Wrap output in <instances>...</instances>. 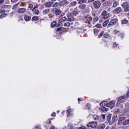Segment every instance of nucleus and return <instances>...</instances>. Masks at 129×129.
Here are the masks:
<instances>
[{
  "label": "nucleus",
  "instance_id": "864d4df0",
  "mask_svg": "<svg viewBox=\"0 0 129 129\" xmlns=\"http://www.w3.org/2000/svg\"><path fill=\"white\" fill-rule=\"evenodd\" d=\"M91 2H94V0H89L88 3H91Z\"/></svg>",
  "mask_w": 129,
  "mask_h": 129
},
{
  "label": "nucleus",
  "instance_id": "37998d69",
  "mask_svg": "<svg viewBox=\"0 0 129 129\" xmlns=\"http://www.w3.org/2000/svg\"><path fill=\"white\" fill-rule=\"evenodd\" d=\"M107 5H111V2H110V1H108V2H107Z\"/></svg>",
  "mask_w": 129,
  "mask_h": 129
},
{
  "label": "nucleus",
  "instance_id": "13d9d810",
  "mask_svg": "<svg viewBox=\"0 0 129 129\" xmlns=\"http://www.w3.org/2000/svg\"><path fill=\"white\" fill-rule=\"evenodd\" d=\"M121 119H123V118H119V120H121Z\"/></svg>",
  "mask_w": 129,
  "mask_h": 129
},
{
  "label": "nucleus",
  "instance_id": "c9c22d12",
  "mask_svg": "<svg viewBox=\"0 0 129 129\" xmlns=\"http://www.w3.org/2000/svg\"><path fill=\"white\" fill-rule=\"evenodd\" d=\"M117 2H114V3H113V7H116V6H117Z\"/></svg>",
  "mask_w": 129,
  "mask_h": 129
},
{
  "label": "nucleus",
  "instance_id": "58836bf2",
  "mask_svg": "<svg viewBox=\"0 0 129 129\" xmlns=\"http://www.w3.org/2000/svg\"><path fill=\"white\" fill-rule=\"evenodd\" d=\"M61 19H62V21H63V22H64V21H66L67 18H66V17H62V18H61Z\"/></svg>",
  "mask_w": 129,
  "mask_h": 129
},
{
  "label": "nucleus",
  "instance_id": "ea45409f",
  "mask_svg": "<svg viewBox=\"0 0 129 129\" xmlns=\"http://www.w3.org/2000/svg\"><path fill=\"white\" fill-rule=\"evenodd\" d=\"M96 27H97V28H101V25H100V24H97V25H96Z\"/></svg>",
  "mask_w": 129,
  "mask_h": 129
},
{
  "label": "nucleus",
  "instance_id": "b1692460",
  "mask_svg": "<svg viewBox=\"0 0 129 129\" xmlns=\"http://www.w3.org/2000/svg\"><path fill=\"white\" fill-rule=\"evenodd\" d=\"M114 34H115V35H118V34H119V31L115 29L114 30Z\"/></svg>",
  "mask_w": 129,
  "mask_h": 129
},
{
  "label": "nucleus",
  "instance_id": "0eeeda50",
  "mask_svg": "<svg viewBox=\"0 0 129 129\" xmlns=\"http://www.w3.org/2000/svg\"><path fill=\"white\" fill-rule=\"evenodd\" d=\"M102 16H103V19H104V20H106V19L109 18V14L107 13V12L105 11H104L102 13Z\"/></svg>",
  "mask_w": 129,
  "mask_h": 129
},
{
  "label": "nucleus",
  "instance_id": "423d86ee",
  "mask_svg": "<svg viewBox=\"0 0 129 129\" xmlns=\"http://www.w3.org/2000/svg\"><path fill=\"white\" fill-rule=\"evenodd\" d=\"M93 5H94L95 9H99V8H100V6H101V4L98 1H95V2H94Z\"/></svg>",
  "mask_w": 129,
  "mask_h": 129
},
{
  "label": "nucleus",
  "instance_id": "1a4fd4ad",
  "mask_svg": "<svg viewBox=\"0 0 129 129\" xmlns=\"http://www.w3.org/2000/svg\"><path fill=\"white\" fill-rule=\"evenodd\" d=\"M69 2L66 0H63L60 3V5L62 6V5H68Z\"/></svg>",
  "mask_w": 129,
  "mask_h": 129
},
{
  "label": "nucleus",
  "instance_id": "5fc2aeb1",
  "mask_svg": "<svg viewBox=\"0 0 129 129\" xmlns=\"http://www.w3.org/2000/svg\"><path fill=\"white\" fill-rule=\"evenodd\" d=\"M4 3V0H0V4H2Z\"/></svg>",
  "mask_w": 129,
  "mask_h": 129
},
{
  "label": "nucleus",
  "instance_id": "4d7b16f0",
  "mask_svg": "<svg viewBox=\"0 0 129 129\" xmlns=\"http://www.w3.org/2000/svg\"><path fill=\"white\" fill-rule=\"evenodd\" d=\"M61 30V28H57V31L59 32V31Z\"/></svg>",
  "mask_w": 129,
  "mask_h": 129
},
{
  "label": "nucleus",
  "instance_id": "a19ab883",
  "mask_svg": "<svg viewBox=\"0 0 129 129\" xmlns=\"http://www.w3.org/2000/svg\"><path fill=\"white\" fill-rule=\"evenodd\" d=\"M103 34H104L103 32H101V34H100L99 36V38H100V37H102V36L103 35Z\"/></svg>",
  "mask_w": 129,
  "mask_h": 129
},
{
  "label": "nucleus",
  "instance_id": "aec40b11",
  "mask_svg": "<svg viewBox=\"0 0 129 129\" xmlns=\"http://www.w3.org/2000/svg\"><path fill=\"white\" fill-rule=\"evenodd\" d=\"M94 33L95 36H97V34H98L99 33V31H98V30L94 28Z\"/></svg>",
  "mask_w": 129,
  "mask_h": 129
},
{
  "label": "nucleus",
  "instance_id": "4c0bfd02",
  "mask_svg": "<svg viewBox=\"0 0 129 129\" xmlns=\"http://www.w3.org/2000/svg\"><path fill=\"white\" fill-rule=\"evenodd\" d=\"M58 6V3H55L53 5V8H56V7H57Z\"/></svg>",
  "mask_w": 129,
  "mask_h": 129
},
{
  "label": "nucleus",
  "instance_id": "69168bd1",
  "mask_svg": "<svg viewBox=\"0 0 129 129\" xmlns=\"http://www.w3.org/2000/svg\"><path fill=\"white\" fill-rule=\"evenodd\" d=\"M85 2H86V0H85Z\"/></svg>",
  "mask_w": 129,
  "mask_h": 129
},
{
  "label": "nucleus",
  "instance_id": "ddd939ff",
  "mask_svg": "<svg viewBox=\"0 0 129 129\" xmlns=\"http://www.w3.org/2000/svg\"><path fill=\"white\" fill-rule=\"evenodd\" d=\"M85 8H86V5L83 4V5H81L79 6V8L80 10H84V9H85Z\"/></svg>",
  "mask_w": 129,
  "mask_h": 129
},
{
  "label": "nucleus",
  "instance_id": "f3484780",
  "mask_svg": "<svg viewBox=\"0 0 129 129\" xmlns=\"http://www.w3.org/2000/svg\"><path fill=\"white\" fill-rule=\"evenodd\" d=\"M67 113H68V116L69 115V114H73V110L69 109L67 110Z\"/></svg>",
  "mask_w": 129,
  "mask_h": 129
},
{
  "label": "nucleus",
  "instance_id": "6e6552de",
  "mask_svg": "<svg viewBox=\"0 0 129 129\" xmlns=\"http://www.w3.org/2000/svg\"><path fill=\"white\" fill-rule=\"evenodd\" d=\"M53 5V2H49L45 3V6L46 8H50Z\"/></svg>",
  "mask_w": 129,
  "mask_h": 129
},
{
  "label": "nucleus",
  "instance_id": "8fccbe9b",
  "mask_svg": "<svg viewBox=\"0 0 129 129\" xmlns=\"http://www.w3.org/2000/svg\"><path fill=\"white\" fill-rule=\"evenodd\" d=\"M78 101H81V100H82V98H78Z\"/></svg>",
  "mask_w": 129,
  "mask_h": 129
},
{
  "label": "nucleus",
  "instance_id": "39448f33",
  "mask_svg": "<svg viewBox=\"0 0 129 129\" xmlns=\"http://www.w3.org/2000/svg\"><path fill=\"white\" fill-rule=\"evenodd\" d=\"M100 105L101 106V107L100 108V110L102 111H107V108H105L104 107V105H105V102H103L100 104Z\"/></svg>",
  "mask_w": 129,
  "mask_h": 129
},
{
  "label": "nucleus",
  "instance_id": "f03ea898",
  "mask_svg": "<svg viewBox=\"0 0 129 129\" xmlns=\"http://www.w3.org/2000/svg\"><path fill=\"white\" fill-rule=\"evenodd\" d=\"M127 98V97L124 96H122V97H120L118 98V101L116 103V105H119V104H120L121 102H123V100L124 99H126Z\"/></svg>",
  "mask_w": 129,
  "mask_h": 129
},
{
  "label": "nucleus",
  "instance_id": "9b49d317",
  "mask_svg": "<svg viewBox=\"0 0 129 129\" xmlns=\"http://www.w3.org/2000/svg\"><path fill=\"white\" fill-rule=\"evenodd\" d=\"M31 17L28 16V15H25L24 16V20L26 21V22H28V21H30L31 20Z\"/></svg>",
  "mask_w": 129,
  "mask_h": 129
},
{
  "label": "nucleus",
  "instance_id": "e433bc0d",
  "mask_svg": "<svg viewBox=\"0 0 129 129\" xmlns=\"http://www.w3.org/2000/svg\"><path fill=\"white\" fill-rule=\"evenodd\" d=\"M29 9H33V8H34V6H33V5L32 4H30L29 6Z\"/></svg>",
  "mask_w": 129,
  "mask_h": 129
},
{
  "label": "nucleus",
  "instance_id": "de8ad7c7",
  "mask_svg": "<svg viewBox=\"0 0 129 129\" xmlns=\"http://www.w3.org/2000/svg\"><path fill=\"white\" fill-rule=\"evenodd\" d=\"M51 115H52V116H55L56 115V113H53L51 114Z\"/></svg>",
  "mask_w": 129,
  "mask_h": 129
},
{
  "label": "nucleus",
  "instance_id": "e2e57ef3",
  "mask_svg": "<svg viewBox=\"0 0 129 129\" xmlns=\"http://www.w3.org/2000/svg\"><path fill=\"white\" fill-rule=\"evenodd\" d=\"M32 11H35V9H34V8L32 9Z\"/></svg>",
  "mask_w": 129,
  "mask_h": 129
},
{
  "label": "nucleus",
  "instance_id": "412c9836",
  "mask_svg": "<svg viewBox=\"0 0 129 129\" xmlns=\"http://www.w3.org/2000/svg\"><path fill=\"white\" fill-rule=\"evenodd\" d=\"M108 23H109V20H106L105 21L103 24V27H106L107 26V24H108Z\"/></svg>",
  "mask_w": 129,
  "mask_h": 129
},
{
  "label": "nucleus",
  "instance_id": "c03bdc74",
  "mask_svg": "<svg viewBox=\"0 0 129 129\" xmlns=\"http://www.w3.org/2000/svg\"><path fill=\"white\" fill-rule=\"evenodd\" d=\"M81 129H87V127H86L85 126H83L81 127Z\"/></svg>",
  "mask_w": 129,
  "mask_h": 129
},
{
  "label": "nucleus",
  "instance_id": "f8f14e48",
  "mask_svg": "<svg viewBox=\"0 0 129 129\" xmlns=\"http://www.w3.org/2000/svg\"><path fill=\"white\" fill-rule=\"evenodd\" d=\"M54 14L58 16L61 14V11L59 10L58 9H55L54 10Z\"/></svg>",
  "mask_w": 129,
  "mask_h": 129
},
{
  "label": "nucleus",
  "instance_id": "dca6fc26",
  "mask_svg": "<svg viewBox=\"0 0 129 129\" xmlns=\"http://www.w3.org/2000/svg\"><path fill=\"white\" fill-rule=\"evenodd\" d=\"M121 12V8H118L117 9L115 10V14H118V13H120Z\"/></svg>",
  "mask_w": 129,
  "mask_h": 129
},
{
  "label": "nucleus",
  "instance_id": "a18cd8bd",
  "mask_svg": "<svg viewBox=\"0 0 129 129\" xmlns=\"http://www.w3.org/2000/svg\"><path fill=\"white\" fill-rule=\"evenodd\" d=\"M35 127V129H41V128H40V126H36Z\"/></svg>",
  "mask_w": 129,
  "mask_h": 129
},
{
  "label": "nucleus",
  "instance_id": "0e129e2a",
  "mask_svg": "<svg viewBox=\"0 0 129 129\" xmlns=\"http://www.w3.org/2000/svg\"><path fill=\"white\" fill-rule=\"evenodd\" d=\"M97 21H98V18L97 19Z\"/></svg>",
  "mask_w": 129,
  "mask_h": 129
},
{
  "label": "nucleus",
  "instance_id": "a211bd4d",
  "mask_svg": "<svg viewBox=\"0 0 129 129\" xmlns=\"http://www.w3.org/2000/svg\"><path fill=\"white\" fill-rule=\"evenodd\" d=\"M49 12L50 10L49 9H46L43 11V14H44V15H46V14H49Z\"/></svg>",
  "mask_w": 129,
  "mask_h": 129
},
{
  "label": "nucleus",
  "instance_id": "393cba45",
  "mask_svg": "<svg viewBox=\"0 0 129 129\" xmlns=\"http://www.w3.org/2000/svg\"><path fill=\"white\" fill-rule=\"evenodd\" d=\"M32 21H38V16H34L32 19Z\"/></svg>",
  "mask_w": 129,
  "mask_h": 129
},
{
  "label": "nucleus",
  "instance_id": "473e14b6",
  "mask_svg": "<svg viewBox=\"0 0 129 129\" xmlns=\"http://www.w3.org/2000/svg\"><path fill=\"white\" fill-rule=\"evenodd\" d=\"M39 10H35V11H34V14L35 15H38L39 14Z\"/></svg>",
  "mask_w": 129,
  "mask_h": 129
},
{
  "label": "nucleus",
  "instance_id": "680f3d73",
  "mask_svg": "<svg viewBox=\"0 0 129 129\" xmlns=\"http://www.w3.org/2000/svg\"><path fill=\"white\" fill-rule=\"evenodd\" d=\"M52 2H55L56 0H51Z\"/></svg>",
  "mask_w": 129,
  "mask_h": 129
},
{
  "label": "nucleus",
  "instance_id": "052dcab7",
  "mask_svg": "<svg viewBox=\"0 0 129 129\" xmlns=\"http://www.w3.org/2000/svg\"><path fill=\"white\" fill-rule=\"evenodd\" d=\"M127 96H129V91H128V92L127 93Z\"/></svg>",
  "mask_w": 129,
  "mask_h": 129
},
{
  "label": "nucleus",
  "instance_id": "a878e982",
  "mask_svg": "<svg viewBox=\"0 0 129 129\" xmlns=\"http://www.w3.org/2000/svg\"><path fill=\"white\" fill-rule=\"evenodd\" d=\"M68 21H69V22H71L72 21H73V18L72 17H70L69 16H68Z\"/></svg>",
  "mask_w": 129,
  "mask_h": 129
},
{
  "label": "nucleus",
  "instance_id": "c85d7f7f",
  "mask_svg": "<svg viewBox=\"0 0 129 129\" xmlns=\"http://www.w3.org/2000/svg\"><path fill=\"white\" fill-rule=\"evenodd\" d=\"M7 16V14H3L0 16V19H3V18L6 17Z\"/></svg>",
  "mask_w": 129,
  "mask_h": 129
},
{
  "label": "nucleus",
  "instance_id": "6e6d98bb",
  "mask_svg": "<svg viewBox=\"0 0 129 129\" xmlns=\"http://www.w3.org/2000/svg\"><path fill=\"white\" fill-rule=\"evenodd\" d=\"M38 8V6L34 7V10H36V9Z\"/></svg>",
  "mask_w": 129,
  "mask_h": 129
},
{
  "label": "nucleus",
  "instance_id": "9d476101",
  "mask_svg": "<svg viewBox=\"0 0 129 129\" xmlns=\"http://www.w3.org/2000/svg\"><path fill=\"white\" fill-rule=\"evenodd\" d=\"M117 20L116 19H114L110 21V22L109 23V25H110V26H112L113 25L115 24V23H116L117 22Z\"/></svg>",
  "mask_w": 129,
  "mask_h": 129
},
{
  "label": "nucleus",
  "instance_id": "7ed1b4c3",
  "mask_svg": "<svg viewBox=\"0 0 129 129\" xmlns=\"http://www.w3.org/2000/svg\"><path fill=\"white\" fill-rule=\"evenodd\" d=\"M122 8L124 9V12H129V5L127 3H124L122 5Z\"/></svg>",
  "mask_w": 129,
  "mask_h": 129
},
{
  "label": "nucleus",
  "instance_id": "c756f323",
  "mask_svg": "<svg viewBox=\"0 0 129 129\" xmlns=\"http://www.w3.org/2000/svg\"><path fill=\"white\" fill-rule=\"evenodd\" d=\"M64 26H65V27H69L70 26V23L69 22H67L64 24Z\"/></svg>",
  "mask_w": 129,
  "mask_h": 129
},
{
  "label": "nucleus",
  "instance_id": "3c124183",
  "mask_svg": "<svg viewBox=\"0 0 129 129\" xmlns=\"http://www.w3.org/2000/svg\"><path fill=\"white\" fill-rule=\"evenodd\" d=\"M102 116L103 117V119H104L105 118L104 114H102Z\"/></svg>",
  "mask_w": 129,
  "mask_h": 129
},
{
  "label": "nucleus",
  "instance_id": "09e8293b",
  "mask_svg": "<svg viewBox=\"0 0 129 129\" xmlns=\"http://www.w3.org/2000/svg\"><path fill=\"white\" fill-rule=\"evenodd\" d=\"M50 129H56V128H55V126H51V127H50Z\"/></svg>",
  "mask_w": 129,
  "mask_h": 129
},
{
  "label": "nucleus",
  "instance_id": "f257e3e1",
  "mask_svg": "<svg viewBox=\"0 0 129 129\" xmlns=\"http://www.w3.org/2000/svg\"><path fill=\"white\" fill-rule=\"evenodd\" d=\"M87 126H90L92 128H96L97 127V122L95 121L90 122L87 124Z\"/></svg>",
  "mask_w": 129,
  "mask_h": 129
},
{
  "label": "nucleus",
  "instance_id": "603ef678",
  "mask_svg": "<svg viewBox=\"0 0 129 129\" xmlns=\"http://www.w3.org/2000/svg\"><path fill=\"white\" fill-rule=\"evenodd\" d=\"M107 3H104V4H103V6H107Z\"/></svg>",
  "mask_w": 129,
  "mask_h": 129
},
{
  "label": "nucleus",
  "instance_id": "72a5a7b5",
  "mask_svg": "<svg viewBox=\"0 0 129 129\" xmlns=\"http://www.w3.org/2000/svg\"><path fill=\"white\" fill-rule=\"evenodd\" d=\"M123 123L124 125H125V124H129V119L125 121Z\"/></svg>",
  "mask_w": 129,
  "mask_h": 129
},
{
  "label": "nucleus",
  "instance_id": "4468645a",
  "mask_svg": "<svg viewBox=\"0 0 129 129\" xmlns=\"http://www.w3.org/2000/svg\"><path fill=\"white\" fill-rule=\"evenodd\" d=\"M26 9L25 8H20L18 10V13H25Z\"/></svg>",
  "mask_w": 129,
  "mask_h": 129
},
{
  "label": "nucleus",
  "instance_id": "4be33fe9",
  "mask_svg": "<svg viewBox=\"0 0 129 129\" xmlns=\"http://www.w3.org/2000/svg\"><path fill=\"white\" fill-rule=\"evenodd\" d=\"M57 23L56 22V21H53L52 23H51V27L52 28H54V27H56V25Z\"/></svg>",
  "mask_w": 129,
  "mask_h": 129
},
{
  "label": "nucleus",
  "instance_id": "2eb2a0df",
  "mask_svg": "<svg viewBox=\"0 0 129 129\" xmlns=\"http://www.w3.org/2000/svg\"><path fill=\"white\" fill-rule=\"evenodd\" d=\"M105 127L104 124H101L98 126V129H104Z\"/></svg>",
  "mask_w": 129,
  "mask_h": 129
},
{
  "label": "nucleus",
  "instance_id": "49530a36",
  "mask_svg": "<svg viewBox=\"0 0 129 129\" xmlns=\"http://www.w3.org/2000/svg\"><path fill=\"white\" fill-rule=\"evenodd\" d=\"M19 0H11V2H12V3H15V2H18Z\"/></svg>",
  "mask_w": 129,
  "mask_h": 129
},
{
  "label": "nucleus",
  "instance_id": "cd10ccee",
  "mask_svg": "<svg viewBox=\"0 0 129 129\" xmlns=\"http://www.w3.org/2000/svg\"><path fill=\"white\" fill-rule=\"evenodd\" d=\"M61 22H64V21H63V20H62V18H61L60 19H59L58 20V23H59V26H61V25H62Z\"/></svg>",
  "mask_w": 129,
  "mask_h": 129
},
{
  "label": "nucleus",
  "instance_id": "f704fd0d",
  "mask_svg": "<svg viewBox=\"0 0 129 129\" xmlns=\"http://www.w3.org/2000/svg\"><path fill=\"white\" fill-rule=\"evenodd\" d=\"M110 117H111V115H108V116H107V120H108V121H110Z\"/></svg>",
  "mask_w": 129,
  "mask_h": 129
},
{
  "label": "nucleus",
  "instance_id": "5701e85b",
  "mask_svg": "<svg viewBox=\"0 0 129 129\" xmlns=\"http://www.w3.org/2000/svg\"><path fill=\"white\" fill-rule=\"evenodd\" d=\"M78 4H80V5L82 4H84V3H85V0H78Z\"/></svg>",
  "mask_w": 129,
  "mask_h": 129
},
{
  "label": "nucleus",
  "instance_id": "6ab92c4d",
  "mask_svg": "<svg viewBox=\"0 0 129 129\" xmlns=\"http://www.w3.org/2000/svg\"><path fill=\"white\" fill-rule=\"evenodd\" d=\"M128 23V21L127 20H125V19L123 20L121 22L122 25H125V24H127Z\"/></svg>",
  "mask_w": 129,
  "mask_h": 129
},
{
  "label": "nucleus",
  "instance_id": "7c9ffc66",
  "mask_svg": "<svg viewBox=\"0 0 129 129\" xmlns=\"http://www.w3.org/2000/svg\"><path fill=\"white\" fill-rule=\"evenodd\" d=\"M104 38H108V37H109V34H108V33H106L104 35Z\"/></svg>",
  "mask_w": 129,
  "mask_h": 129
},
{
  "label": "nucleus",
  "instance_id": "bf43d9fd",
  "mask_svg": "<svg viewBox=\"0 0 129 129\" xmlns=\"http://www.w3.org/2000/svg\"><path fill=\"white\" fill-rule=\"evenodd\" d=\"M102 3L105 2V0H101Z\"/></svg>",
  "mask_w": 129,
  "mask_h": 129
},
{
  "label": "nucleus",
  "instance_id": "2f4dec72",
  "mask_svg": "<svg viewBox=\"0 0 129 129\" xmlns=\"http://www.w3.org/2000/svg\"><path fill=\"white\" fill-rule=\"evenodd\" d=\"M72 6H73V7L76 6V5H77V3L76 2H73L71 3Z\"/></svg>",
  "mask_w": 129,
  "mask_h": 129
},
{
  "label": "nucleus",
  "instance_id": "bb28decb",
  "mask_svg": "<svg viewBox=\"0 0 129 129\" xmlns=\"http://www.w3.org/2000/svg\"><path fill=\"white\" fill-rule=\"evenodd\" d=\"M93 118L95 120L98 119L99 118V116H98L97 115H95L93 116Z\"/></svg>",
  "mask_w": 129,
  "mask_h": 129
},
{
  "label": "nucleus",
  "instance_id": "79ce46f5",
  "mask_svg": "<svg viewBox=\"0 0 129 129\" xmlns=\"http://www.w3.org/2000/svg\"><path fill=\"white\" fill-rule=\"evenodd\" d=\"M73 14L74 15H77V11H73Z\"/></svg>",
  "mask_w": 129,
  "mask_h": 129
},
{
  "label": "nucleus",
  "instance_id": "20e7f679",
  "mask_svg": "<svg viewBox=\"0 0 129 129\" xmlns=\"http://www.w3.org/2000/svg\"><path fill=\"white\" fill-rule=\"evenodd\" d=\"M114 105H115V101H110L109 103L106 104V106L107 107H110V108H113Z\"/></svg>",
  "mask_w": 129,
  "mask_h": 129
}]
</instances>
